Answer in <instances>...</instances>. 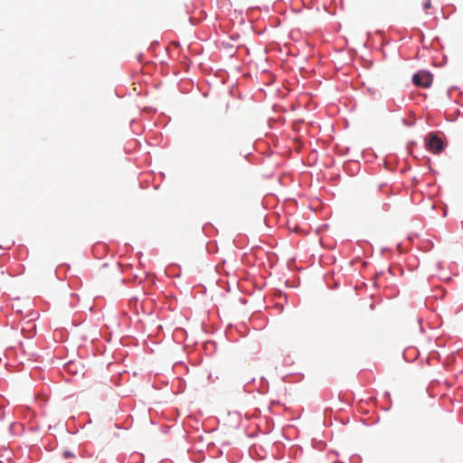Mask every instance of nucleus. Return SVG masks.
Listing matches in <instances>:
<instances>
[{
    "label": "nucleus",
    "mask_w": 463,
    "mask_h": 463,
    "mask_svg": "<svg viewBox=\"0 0 463 463\" xmlns=\"http://www.w3.org/2000/svg\"><path fill=\"white\" fill-rule=\"evenodd\" d=\"M425 141L428 149L434 154H439L444 148L443 141L435 134H429Z\"/></svg>",
    "instance_id": "f257e3e1"
},
{
    "label": "nucleus",
    "mask_w": 463,
    "mask_h": 463,
    "mask_svg": "<svg viewBox=\"0 0 463 463\" xmlns=\"http://www.w3.org/2000/svg\"><path fill=\"white\" fill-rule=\"evenodd\" d=\"M432 75L428 71H419L412 77L414 85L421 88H429L432 83Z\"/></svg>",
    "instance_id": "f03ea898"
},
{
    "label": "nucleus",
    "mask_w": 463,
    "mask_h": 463,
    "mask_svg": "<svg viewBox=\"0 0 463 463\" xmlns=\"http://www.w3.org/2000/svg\"><path fill=\"white\" fill-rule=\"evenodd\" d=\"M431 7V2L430 0H426L425 3H424V9H429Z\"/></svg>",
    "instance_id": "7ed1b4c3"
},
{
    "label": "nucleus",
    "mask_w": 463,
    "mask_h": 463,
    "mask_svg": "<svg viewBox=\"0 0 463 463\" xmlns=\"http://www.w3.org/2000/svg\"><path fill=\"white\" fill-rule=\"evenodd\" d=\"M71 457H72V454H71V453H70V452H65V453H64V458H71Z\"/></svg>",
    "instance_id": "20e7f679"
},
{
    "label": "nucleus",
    "mask_w": 463,
    "mask_h": 463,
    "mask_svg": "<svg viewBox=\"0 0 463 463\" xmlns=\"http://www.w3.org/2000/svg\"><path fill=\"white\" fill-rule=\"evenodd\" d=\"M370 308H371L372 310L373 309V303L370 305Z\"/></svg>",
    "instance_id": "39448f33"
}]
</instances>
